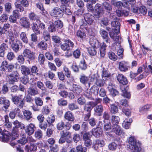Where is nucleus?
<instances>
[{
    "instance_id": "6e6d98bb",
    "label": "nucleus",
    "mask_w": 152,
    "mask_h": 152,
    "mask_svg": "<svg viewBox=\"0 0 152 152\" xmlns=\"http://www.w3.org/2000/svg\"><path fill=\"white\" fill-rule=\"evenodd\" d=\"M151 107V105L147 104L143 107H141L139 109L140 112L142 113H144L148 111Z\"/></svg>"
},
{
    "instance_id": "473e14b6",
    "label": "nucleus",
    "mask_w": 152,
    "mask_h": 152,
    "mask_svg": "<svg viewBox=\"0 0 152 152\" xmlns=\"http://www.w3.org/2000/svg\"><path fill=\"white\" fill-rule=\"evenodd\" d=\"M76 35L78 37L83 40L85 39L86 37V34L85 32L83 31L78 30L76 33Z\"/></svg>"
},
{
    "instance_id": "e2e57ef3",
    "label": "nucleus",
    "mask_w": 152,
    "mask_h": 152,
    "mask_svg": "<svg viewBox=\"0 0 152 152\" xmlns=\"http://www.w3.org/2000/svg\"><path fill=\"white\" fill-rule=\"evenodd\" d=\"M8 65L7 62L6 61H3L0 66V70L2 71H5L7 69Z\"/></svg>"
},
{
    "instance_id": "a19ab883",
    "label": "nucleus",
    "mask_w": 152,
    "mask_h": 152,
    "mask_svg": "<svg viewBox=\"0 0 152 152\" xmlns=\"http://www.w3.org/2000/svg\"><path fill=\"white\" fill-rule=\"evenodd\" d=\"M61 136L67 138V137L71 138V133L67 130H63L60 132Z\"/></svg>"
},
{
    "instance_id": "0e129e2a",
    "label": "nucleus",
    "mask_w": 152,
    "mask_h": 152,
    "mask_svg": "<svg viewBox=\"0 0 152 152\" xmlns=\"http://www.w3.org/2000/svg\"><path fill=\"white\" fill-rule=\"evenodd\" d=\"M52 40L56 43L61 44V38L58 36L54 35L52 37Z\"/></svg>"
},
{
    "instance_id": "2eb2a0df",
    "label": "nucleus",
    "mask_w": 152,
    "mask_h": 152,
    "mask_svg": "<svg viewBox=\"0 0 152 152\" xmlns=\"http://www.w3.org/2000/svg\"><path fill=\"white\" fill-rule=\"evenodd\" d=\"M129 68L126 62L123 61L119 63V69L121 72H126L128 70Z\"/></svg>"
},
{
    "instance_id": "c03bdc74",
    "label": "nucleus",
    "mask_w": 152,
    "mask_h": 152,
    "mask_svg": "<svg viewBox=\"0 0 152 152\" xmlns=\"http://www.w3.org/2000/svg\"><path fill=\"white\" fill-rule=\"evenodd\" d=\"M108 58L111 60L115 61L117 59V56L113 52H109L108 53Z\"/></svg>"
},
{
    "instance_id": "f3484780",
    "label": "nucleus",
    "mask_w": 152,
    "mask_h": 152,
    "mask_svg": "<svg viewBox=\"0 0 152 152\" xmlns=\"http://www.w3.org/2000/svg\"><path fill=\"white\" fill-rule=\"evenodd\" d=\"M117 80L123 85H126L128 83V81L126 77L121 74H119L117 76Z\"/></svg>"
},
{
    "instance_id": "052dcab7",
    "label": "nucleus",
    "mask_w": 152,
    "mask_h": 152,
    "mask_svg": "<svg viewBox=\"0 0 152 152\" xmlns=\"http://www.w3.org/2000/svg\"><path fill=\"white\" fill-rule=\"evenodd\" d=\"M7 77V82L10 84H13L15 82L18 81L17 80L12 77L10 76V75H8Z\"/></svg>"
},
{
    "instance_id": "de8ad7c7",
    "label": "nucleus",
    "mask_w": 152,
    "mask_h": 152,
    "mask_svg": "<svg viewBox=\"0 0 152 152\" xmlns=\"http://www.w3.org/2000/svg\"><path fill=\"white\" fill-rule=\"evenodd\" d=\"M55 120V118L53 115H51L48 116L47 119V121L50 126H53L52 123H53Z\"/></svg>"
},
{
    "instance_id": "a211bd4d",
    "label": "nucleus",
    "mask_w": 152,
    "mask_h": 152,
    "mask_svg": "<svg viewBox=\"0 0 152 152\" xmlns=\"http://www.w3.org/2000/svg\"><path fill=\"white\" fill-rule=\"evenodd\" d=\"M82 91L83 89L80 86L77 84L73 85L72 91L76 96L78 95Z\"/></svg>"
},
{
    "instance_id": "8fccbe9b",
    "label": "nucleus",
    "mask_w": 152,
    "mask_h": 152,
    "mask_svg": "<svg viewBox=\"0 0 152 152\" xmlns=\"http://www.w3.org/2000/svg\"><path fill=\"white\" fill-rule=\"evenodd\" d=\"M103 6L104 8L108 12H110L112 10L111 5L108 3L105 2L103 3Z\"/></svg>"
},
{
    "instance_id": "603ef678",
    "label": "nucleus",
    "mask_w": 152,
    "mask_h": 152,
    "mask_svg": "<svg viewBox=\"0 0 152 152\" xmlns=\"http://www.w3.org/2000/svg\"><path fill=\"white\" fill-rule=\"evenodd\" d=\"M120 121V118L119 117L115 115H113L112 118V122L113 125H118Z\"/></svg>"
},
{
    "instance_id": "a18cd8bd",
    "label": "nucleus",
    "mask_w": 152,
    "mask_h": 152,
    "mask_svg": "<svg viewBox=\"0 0 152 152\" xmlns=\"http://www.w3.org/2000/svg\"><path fill=\"white\" fill-rule=\"evenodd\" d=\"M121 89L122 92V95L124 97L128 99L130 98L131 95L130 93L128 92L124 88H122Z\"/></svg>"
},
{
    "instance_id": "ddd939ff",
    "label": "nucleus",
    "mask_w": 152,
    "mask_h": 152,
    "mask_svg": "<svg viewBox=\"0 0 152 152\" xmlns=\"http://www.w3.org/2000/svg\"><path fill=\"white\" fill-rule=\"evenodd\" d=\"M0 104H3L4 108L5 109H8L10 105V102L4 96L0 97Z\"/></svg>"
},
{
    "instance_id": "79ce46f5",
    "label": "nucleus",
    "mask_w": 152,
    "mask_h": 152,
    "mask_svg": "<svg viewBox=\"0 0 152 152\" xmlns=\"http://www.w3.org/2000/svg\"><path fill=\"white\" fill-rule=\"evenodd\" d=\"M29 18L31 20L36 22L38 21L39 19L38 16L34 12H31L29 14Z\"/></svg>"
},
{
    "instance_id": "c756f323",
    "label": "nucleus",
    "mask_w": 152,
    "mask_h": 152,
    "mask_svg": "<svg viewBox=\"0 0 152 152\" xmlns=\"http://www.w3.org/2000/svg\"><path fill=\"white\" fill-rule=\"evenodd\" d=\"M20 38L22 41L25 44L28 42V39L27 37L26 34L25 32H22L20 34Z\"/></svg>"
},
{
    "instance_id": "f257e3e1",
    "label": "nucleus",
    "mask_w": 152,
    "mask_h": 152,
    "mask_svg": "<svg viewBox=\"0 0 152 152\" xmlns=\"http://www.w3.org/2000/svg\"><path fill=\"white\" fill-rule=\"evenodd\" d=\"M128 142L129 144V148L132 150L133 152H138L140 150V148L139 144L137 142L134 137L131 136L129 137Z\"/></svg>"
},
{
    "instance_id": "bb28decb",
    "label": "nucleus",
    "mask_w": 152,
    "mask_h": 152,
    "mask_svg": "<svg viewBox=\"0 0 152 152\" xmlns=\"http://www.w3.org/2000/svg\"><path fill=\"white\" fill-rule=\"evenodd\" d=\"M23 113L25 119L26 120L28 121L32 118V115L31 112L27 110H24L23 111Z\"/></svg>"
},
{
    "instance_id": "423d86ee",
    "label": "nucleus",
    "mask_w": 152,
    "mask_h": 152,
    "mask_svg": "<svg viewBox=\"0 0 152 152\" xmlns=\"http://www.w3.org/2000/svg\"><path fill=\"white\" fill-rule=\"evenodd\" d=\"M10 133L6 129H4L3 131L0 128V140L3 142H6L9 140Z\"/></svg>"
},
{
    "instance_id": "bf43d9fd",
    "label": "nucleus",
    "mask_w": 152,
    "mask_h": 152,
    "mask_svg": "<svg viewBox=\"0 0 152 152\" xmlns=\"http://www.w3.org/2000/svg\"><path fill=\"white\" fill-rule=\"evenodd\" d=\"M5 10L8 13H10L12 10L11 4L9 2L7 3L4 5Z\"/></svg>"
},
{
    "instance_id": "1a4fd4ad",
    "label": "nucleus",
    "mask_w": 152,
    "mask_h": 152,
    "mask_svg": "<svg viewBox=\"0 0 152 152\" xmlns=\"http://www.w3.org/2000/svg\"><path fill=\"white\" fill-rule=\"evenodd\" d=\"M35 128V125L33 124L30 123L25 127L26 134L28 135H32L34 132Z\"/></svg>"
},
{
    "instance_id": "2f4dec72",
    "label": "nucleus",
    "mask_w": 152,
    "mask_h": 152,
    "mask_svg": "<svg viewBox=\"0 0 152 152\" xmlns=\"http://www.w3.org/2000/svg\"><path fill=\"white\" fill-rule=\"evenodd\" d=\"M94 10L98 15L100 14L103 12V9L102 5L97 3L95 6Z\"/></svg>"
},
{
    "instance_id": "338daca9",
    "label": "nucleus",
    "mask_w": 152,
    "mask_h": 152,
    "mask_svg": "<svg viewBox=\"0 0 152 152\" xmlns=\"http://www.w3.org/2000/svg\"><path fill=\"white\" fill-rule=\"evenodd\" d=\"M62 8L63 14L64 13L68 15H70L71 14L72 12L66 6H62Z\"/></svg>"
},
{
    "instance_id": "9b49d317",
    "label": "nucleus",
    "mask_w": 152,
    "mask_h": 152,
    "mask_svg": "<svg viewBox=\"0 0 152 152\" xmlns=\"http://www.w3.org/2000/svg\"><path fill=\"white\" fill-rule=\"evenodd\" d=\"M63 71L66 77L69 78L70 82H72L74 80L73 77L71 75V72L69 69L66 66H64L63 68Z\"/></svg>"
},
{
    "instance_id": "7c9ffc66",
    "label": "nucleus",
    "mask_w": 152,
    "mask_h": 152,
    "mask_svg": "<svg viewBox=\"0 0 152 152\" xmlns=\"http://www.w3.org/2000/svg\"><path fill=\"white\" fill-rule=\"evenodd\" d=\"M107 80V78L105 79L104 78L97 79L95 82L96 85L98 86L101 87L104 86L105 83V80Z\"/></svg>"
},
{
    "instance_id": "5701e85b",
    "label": "nucleus",
    "mask_w": 152,
    "mask_h": 152,
    "mask_svg": "<svg viewBox=\"0 0 152 152\" xmlns=\"http://www.w3.org/2000/svg\"><path fill=\"white\" fill-rule=\"evenodd\" d=\"M18 129H13L12 132L11 134L10 132L8 131L10 133L9 135V139H11L12 140H13L15 139L19 136V135L18 133Z\"/></svg>"
},
{
    "instance_id": "20e7f679",
    "label": "nucleus",
    "mask_w": 152,
    "mask_h": 152,
    "mask_svg": "<svg viewBox=\"0 0 152 152\" xmlns=\"http://www.w3.org/2000/svg\"><path fill=\"white\" fill-rule=\"evenodd\" d=\"M23 55L24 57L29 59L31 61L35 59L36 55L35 53L28 48H25L23 52Z\"/></svg>"
},
{
    "instance_id": "f704fd0d",
    "label": "nucleus",
    "mask_w": 152,
    "mask_h": 152,
    "mask_svg": "<svg viewBox=\"0 0 152 152\" xmlns=\"http://www.w3.org/2000/svg\"><path fill=\"white\" fill-rule=\"evenodd\" d=\"M25 150L28 152L29 150L30 151H36L37 149V147L33 143H31L30 145H26L25 147Z\"/></svg>"
},
{
    "instance_id": "ea45409f",
    "label": "nucleus",
    "mask_w": 152,
    "mask_h": 152,
    "mask_svg": "<svg viewBox=\"0 0 152 152\" xmlns=\"http://www.w3.org/2000/svg\"><path fill=\"white\" fill-rule=\"evenodd\" d=\"M87 65L86 64L85 60L83 59L81 60L79 64V68L83 70H85L87 68Z\"/></svg>"
},
{
    "instance_id": "4c0bfd02",
    "label": "nucleus",
    "mask_w": 152,
    "mask_h": 152,
    "mask_svg": "<svg viewBox=\"0 0 152 152\" xmlns=\"http://www.w3.org/2000/svg\"><path fill=\"white\" fill-rule=\"evenodd\" d=\"M132 121V119H130L129 121H128L127 119H125L122 124V126L126 129H128Z\"/></svg>"
},
{
    "instance_id": "3c124183",
    "label": "nucleus",
    "mask_w": 152,
    "mask_h": 152,
    "mask_svg": "<svg viewBox=\"0 0 152 152\" xmlns=\"http://www.w3.org/2000/svg\"><path fill=\"white\" fill-rule=\"evenodd\" d=\"M43 133L42 131L39 129L35 131L34 134V137L37 139L39 140L42 138Z\"/></svg>"
},
{
    "instance_id": "a878e982",
    "label": "nucleus",
    "mask_w": 152,
    "mask_h": 152,
    "mask_svg": "<svg viewBox=\"0 0 152 152\" xmlns=\"http://www.w3.org/2000/svg\"><path fill=\"white\" fill-rule=\"evenodd\" d=\"M80 82L84 85L88 83L89 81V77L84 74H82L79 78Z\"/></svg>"
},
{
    "instance_id": "f8f14e48",
    "label": "nucleus",
    "mask_w": 152,
    "mask_h": 152,
    "mask_svg": "<svg viewBox=\"0 0 152 152\" xmlns=\"http://www.w3.org/2000/svg\"><path fill=\"white\" fill-rule=\"evenodd\" d=\"M102 132V129L99 127L94 128L92 131V134L96 137H99L101 136Z\"/></svg>"
},
{
    "instance_id": "13d9d810",
    "label": "nucleus",
    "mask_w": 152,
    "mask_h": 152,
    "mask_svg": "<svg viewBox=\"0 0 152 152\" xmlns=\"http://www.w3.org/2000/svg\"><path fill=\"white\" fill-rule=\"evenodd\" d=\"M45 58L44 55L42 53H40L38 57V61L39 63L41 65L44 64Z\"/></svg>"
},
{
    "instance_id": "6ab92c4d",
    "label": "nucleus",
    "mask_w": 152,
    "mask_h": 152,
    "mask_svg": "<svg viewBox=\"0 0 152 152\" xmlns=\"http://www.w3.org/2000/svg\"><path fill=\"white\" fill-rule=\"evenodd\" d=\"M94 113L96 115L100 116L102 115L103 111V107L101 105L96 106L94 109Z\"/></svg>"
},
{
    "instance_id": "774afa93",
    "label": "nucleus",
    "mask_w": 152,
    "mask_h": 152,
    "mask_svg": "<svg viewBox=\"0 0 152 152\" xmlns=\"http://www.w3.org/2000/svg\"><path fill=\"white\" fill-rule=\"evenodd\" d=\"M117 144L114 142H111L109 144L108 147L110 150L111 151L115 150L117 148Z\"/></svg>"
},
{
    "instance_id": "e433bc0d",
    "label": "nucleus",
    "mask_w": 152,
    "mask_h": 152,
    "mask_svg": "<svg viewBox=\"0 0 152 152\" xmlns=\"http://www.w3.org/2000/svg\"><path fill=\"white\" fill-rule=\"evenodd\" d=\"M103 118L104 119L103 122H106V121H108L110 118V113L107 111H105L103 114Z\"/></svg>"
},
{
    "instance_id": "cd10ccee",
    "label": "nucleus",
    "mask_w": 152,
    "mask_h": 152,
    "mask_svg": "<svg viewBox=\"0 0 152 152\" xmlns=\"http://www.w3.org/2000/svg\"><path fill=\"white\" fill-rule=\"evenodd\" d=\"M107 45L105 43L103 42L102 45H100L99 49L100 56L101 57H103L105 55V50Z\"/></svg>"
},
{
    "instance_id": "69168bd1",
    "label": "nucleus",
    "mask_w": 152,
    "mask_h": 152,
    "mask_svg": "<svg viewBox=\"0 0 152 152\" xmlns=\"http://www.w3.org/2000/svg\"><path fill=\"white\" fill-rule=\"evenodd\" d=\"M102 101V99L99 98H96L95 100L94 101H91L89 102L91 103V105L93 107H95L97 104L100 103Z\"/></svg>"
},
{
    "instance_id": "4468645a",
    "label": "nucleus",
    "mask_w": 152,
    "mask_h": 152,
    "mask_svg": "<svg viewBox=\"0 0 152 152\" xmlns=\"http://www.w3.org/2000/svg\"><path fill=\"white\" fill-rule=\"evenodd\" d=\"M20 23L21 26L26 28L30 26V23L28 19L26 17L21 18L20 20Z\"/></svg>"
},
{
    "instance_id": "49530a36",
    "label": "nucleus",
    "mask_w": 152,
    "mask_h": 152,
    "mask_svg": "<svg viewBox=\"0 0 152 152\" xmlns=\"http://www.w3.org/2000/svg\"><path fill=\"white\" fill-rule=\"evenodd\" d=\"M32 29L33 31L36 34H39L40 33V31L37 24L34 23L32 24Z\"/></svg>"
},
{
    "instance_id": "f03ea898",
    "label": "nucleus",
    "mask_w": 152,
    "mask_h": 152,
    "mask_svg": "<svg viewBox=\"0 0 152 152\" xmlns=\"http://www.w3.org/2000/svg\"><path fill=\"white\" fill-rule=\"evenodd\" d=\"M24 99L22 95L14 96L12 98V102L20 108H22L24 105Z\"/></svg>"
},
{
    "instance_id": "393cba45",
    "label": "nucleus",
    "mask_w": 152,
    "mask_h": 152,
    "mask_svg": "<svg viewBox=\"0 0 152 152\" xmlns=\"http://www.w3.org/2000/svg\"><path fill=\"white\" fill-rule=\"evenodd\" d=\"M64 118L68 121H72L75 119L74 115L69 111L66 112L64 115Z\"/></svg>"
},
{
    "instance_id": "6e6552de",
    "label": "nucleus",
    "mask_w": 152,
    "mask_h": 152,
    "mask_svg": "<svg viewBox=\"0 0 152 152\" xmlns=\"http://www.w3.org/2000/svg\"><path fill=\"white\" fill-rule=\"evenodd\" d=\"M85 20L88 25H91L94 23L95 18L94 16L89 13L85 14L84 15Z\"/></svg>"
},
{
    "instance_id": "58836bf2",
    "label": "nucleus",
    "mask_w": 152,
    "mask_h": 152,
    "mask_svg": "<svg viewBox=\"0 0 152 152\" xmlns=\"http://www.w3.org/2000/svg\"><path fill=\"white\" fill-rule=\"evenodd\" d=\"M38 47L43 50H47L48 47L47 44L46 42L44 41H42L39 42L38 44Z\"/></svg>"
},
{
    "instance_id": "aec40b11",
    "label": "nucleus",
    "mask_w": 152,
    "mask_h": 152,
    "mask_svg": "<svg viewBox=\"0 0 152 152\" xmlns=\"http://www.w3.org/2000/svg\"><path fill=\"white\" fill-rule=\"evenodd\" d=\"M112 26L114 27V32L116 34H118L120 31V26L119 21H113L111 22Z\"/></svg>"
},
{
    "instance_id": "c9c22d12",
    "label": "nucleus",
    "mask_w": 152,
    "mask_h": 152,
    "mask_svg": "<svg viewBox=\"0 0 152 152\" xmlns=\"http://www.w3.org/2000/svg\"><path fill=\"white\" fill-rule=\"evenodd\" d=\"M118 34H116L114 31H111L110 32L109 35L110 38L115 41L118 42L119 39V37L117 36Z\"/></svg>"
},
{
    "instance_id": "37998d69",
    "label": "nucleus",
    "mask_w": 152,
    "mask_h": 152,
    "mask_svg": "<svg viewBox=\"0 0 152 152\" xmlns=\"http://www.w3.org/2000/svg\"><path fill=\"white\" fill-rule=\"evenodd\" d=\"M48 31L49 32H53L57 31L58 29L55 26L53 22L51 23L48 28Z\"/></svg>"
},
{
    "instance_id": "5fc2aeb1",
    "label": "nucleus",
    "mask_w": 152,
    "mask_h": 152,
    "mask_svg": "<svg viewBox=\"0 0 152 152\" xmlns=\"http://www.w3.org/2000/svg\"><path fill=\"white\" fill-rule=\"evenodd\" d=\"M35 103L37 106H41L43 104V102L42 99L37 97H35L34 98Z\"/></svg>"
},
{
    "instance_id": "7ed1b4c3",
    "label": "nucleus",
    "mask_w": 152,
    "mask_h": 152,
    "mask_svg": "<svg viewBox=\"0 0 152 152\" xmlns=\"http://www.w3.org/2000/svg\"><path fill=\"white\" fill-rule=\"evenodd\" d=\"M64 43L61 45V48L63 50L69 51L72 50L74 46V43L69 39H66L64 41Z\"/></svg>"
},
{
    "instance_id": "dca6fc26",
    "label": "nucleus",
    "mask_w": 152,
    "mask_h": 152,
    "mask_svg": "<svg viewBox=\"0 0 152 152\" xmlns=\"http://www.w3.org/2000/svg\"><path fill=\"white\" fill-rule=\"evenodd\" d=\"M113 131L116 134L119 135L124 133L122 128L118 125H115L112 126Z\"/></svg>"
},
{
    "instance_id": "c85d7f7f",
    "label": "nucleus",
    "mask_w": 152,
    "mask_h": 152,
    "mask_svg": "<svg viewBox=\"0 0 152 152\" xmlns=\"http://www.w3.org/2000/svg\"><path fill=\"white\" fill-rule=\"evenodd\" d=\"M94 107L91 105V103L88 102L84 107L85 113L91 114V111L92 108Z\"/></svg>"
},
{
    "instance_id": "680f3d73",
    "label": "nucleus",
    "mask_w": 152,
    "mask_h": 152,
    "mask_svg": "<svg viewBox=\"0 0 152 152\" xmlns=\"http://www.w3.org/2000/svg\"><path fill=\"white\" fill-rule=\"evenodd\" d=\"M12 48L15 52H18L19 50V46L18 44L15 42L12 43L11 44Z\"/></svg>"
},
{
    "instance_id": "72a5a7b5",
    "label": "nucleus",
    "mask_w": 152,
    "mask_h": 152,
    "mask_svg": "<svg viewBox=\"0 0 152 152\" xmlns=\"http://www.w3.org/2000/svg\"><path fill=\"white\" fill-rule=\"evenodd\" d=\"M30 69V76L33 75V74H35L38 75L39 74L38 73V67L36 65L32 66Z\"/></svg>"
},
{
    "instance_id": "4d7b16f0",
    "label": "nucleus",
    "mask_w": 152,
    "mask_h": 152,
    "mask_svg": "<svg viewBox=\"0 0 152 152\" xmlns=\"http://www.w3.org/2000/svg\"><path fill=\"white\" fill-rule=\"evenodd\" d=\"M28 93L31 96H35L37 94L38 91L37 89L30 88L28 89Z\"/></svg>"
},
{
    "instance_id": "09e8293b",
    "label": "nucleus",
    "mask_w": 152,
    "mask_h": 152,
    "mask_svg": "<svg viewBox=\"0 0 152 152\" xmlns=\"http://www.w3.org/2000/svg\"><path fill=\"white\" fill-rule=\"evenodd\" d=\"M15 5L16 9V10L18 11L21 12L24 10V7L19 2L17 3L16 2L15 3Z\"/></svg>"
},
{
    "instance_id": "4be33fe9",
    "label": "nucleus",
    "mask_w": 152,
    "mask_h": 152,
    "mask_svg": "<svg viewBox=\"0 0 152 152\" xmlns=\"http://www.w3.org/2000/svg\"><path fill=\"white\" fill-rule=\"evenodd\" d=\"M89 43L90 45L93 47L97 48L99 46V43L98 40L94 37L90 38Z\"/></svg>"
},
{
    "instance_id": "0eeeda50",
    "label": "nucleus",
    "mask_w": 152,
    "mask_h": 152,
    "mask_svg": "<svg viewBox=\"0 0 152 152\" xmlns=\"http://www.w3.org/2000/svg\"><path fill=\"white\" fill-rule=\"evenodd\" d=\"M51 15L55 17H61L63 16L62 6H61V8L57 7H55L53 10Z\"/></svg>"
},
{
    "instance_id": "39448f33",
    "label": "nucleus",
    "mask_w": 152,
    "mask_h": 152,
    "mask_svg": "<svg viewBox=\"0 0 152 152\" xmlns=\"http://www.w3.org/2000/svg\"><path fill=\"white\" fill-rule=\"evenodd\" d=\"M91 92L90 91H88L86 93L84 94V95L88 99H92V94L93 93L95 95H97L99 93V88L96 86H93L90 89Z\"/></svg>"
},
{
    "instance_id": "864d4df0",
    "label": "nucleus",
    "mask_w": 152,
    "mask_h": 152,
    "mask_svg": "<svg viewBox=\"0 0 152 152\" xmlns=\"http://www.w3.org/2000/svg\"><path fill=\"white\" fill-rule=\"evenodd\" d=\"M53 23L55 26L58 29V28H61L63 26V24L62 21L59 20H58L55 21Z\"/></svg>"
},
{
    "instance_id": "9d476101",
    "label": "nucleus",
    "mask_w": 152,
    "mask_h": 152,
    "mask_svg": "<svg viewBox=\"0 0 152 152\" xmlns=\"http://www.w3.org/2000/svg\"><path fill=\"white\" fill-rule=\"evenodd\" d=\"M105 144L103 140L97 139L94 141L93 148L95 150H96L99 147H102Z\"/></svg>"
},
{
    "instance_id": "b1692460",
    "label": "nucleus",
    "mask_w": 152,
    "mask_h": 152,
    "mask_svg": "<svg viewBox=\"0 0 152 152\" xmlns=\"http://www.w3.org/2000/svg\"><path fill=\"white\" fill-rule=\"evenodd\" d=\"M104 129L106 134L107 135H110V133L107 132L110 130L111 129V124L110 121H106V122H104Z\"/></svg>"
},
{
    "instance_id": "412c9836",
    "label": "nucleus",
    "mask_w": 152,
    "mask_h": 152,
    "mask_svg": "<svg viewBox=\"0 0 152 152\" xmlns=\"http://www.w3.org/2000/svg\"><path fill=\"white\" fill-rule=\"evenodd\" d=\"M21 73L25 76L30 75V69L26 66L22 65L20 67Z\"/></svg>"
}]
</instances>
